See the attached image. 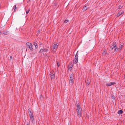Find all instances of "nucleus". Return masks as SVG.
<instances>
[{
    "mask_svg": "<svg viewBox=\"0 0 125 125\" xmlns=\"http://www.w3.org/2000/svg\"><path fill=\"white\" fill-rule=\"evenodd\" d=\"M79 102H76V110L78 115L80 117L81 116V108L80 106V104L78 103Z\"/></svg>",
    "mask_w": 125,
    "mask_h": 125,
    "instance_id": "nucleus-1",
    "label": "nucleus"
},
{
    "mask_svg": "<svg viewBox=\"0 0 125 125\" xmlns=\"http://www.w3.org/2000/svg\"><path fill=\"white\" fill-rule=\"evenodd\" d=\"M26 45L28 47L31 51L33 50V49L32 47V44L30 42H27L26 43Z\"/></svg>",
    "mask_w": 125,
    "mask_h": 125,
    "instance_id": "nucleus-2",
    "label": "nucleus"
},
{
    "mask_svg": "<svg viewBox=\"0 0 125 125\" xmlns=\"http://www.w3.org/2000/svg\"><path fill=\"white\" fill-rule=\"evenodd\" d=\"M73 76L72 74L71 75L70 79L69 80V83L71 85H72L74 83V81L73 80Z\"/></svg>",
    "mask_w": 125,
    "mask_h": 125,
    "instance_id": "nucleus-3",
    "label": "nucleus"
},
{
    "mask_svg": "<svg viewBox=\"0 0 125 125\" xmlns=\"http://www.w3.org/2000/svg\"><path fill=\"white\" fill-rule=\"evenodd\" d=\"M58 46L59 44L58 43L54 44L53 46V48L52 49V50L54 52H56Z\"/></svg>",
    "mask_w": 125,
    "mask_h": 125,
    "instance_id": "nucleus-4",
    "label": "nucleus"
},
{
    "mask_svg": "<svg viewBox=\"0 0 125 125\" xmlns=\"http://www.w3.org/2000/svg\"><path fill=\"white\" fill-rule=\"evenodd\" d=\"M51 79H53L55 76L54 72L53 71H50L49 73Z\"/></svg>",
    "mask_w": 125,
    "mask_h": 125,
    "instance_id": "nucleus-5",
    "label": "nucleus"
},
{
    "mask_svg": "<svg viewBox=\"0 0 125 125\" xmlns=\"http://www.w3.org/2000/svg\"><path fill=\"white\" fill-rule=\"evenodd\" d=\"M116 45L117 44L115 42H114L113 43L112 45L111 46L110 49V50H111L113 49L114 48L116 47Z\"/></svg>",
    "mask_w": 125,
    "mask_h": 125,
    "instance_id": "nucleus-6",
    "label": "nucleus"
},
{
    "mask_svg": "<svg viewBox=\"0 0 125 125\" xmlns=\"http://www.w3.org/2000/svg\"><path fill=\"white\" fill-rule=\"evenodd\" d=\"M115 84V82H110L109 83H107L106 84V85L107 86H110L112 85Z\"/></svg>",
    "mask_w": 125,
    "mask_h": 125,
    "instance_id": "nucleus-7",
    "label": "nucleus"
},
{
    "mask_svg": "<svg viewBox=\"0 0 125 125\" xmlns=\"http://www.w3.org/2000/svg\"><path fill=\"white\" fill-rule=\"evenodd\" d=\"M28 112L30 117L33 116V114L32 112L29 109V110Z\"/></svg>",
    "mask_w": 125,
    "mask_h": 125,
    "instance_id": "nucleus-8",
    "label": "nucleus"
},
{
    "mask_svg": "<svg viewBox=\"0 0 125 125\" xmlns=\"http://www.w3.org/2000/svg\"><path fill=\"white\" fill-rule=\"evenodd\" d=\"M124 13V11H119L117 14V16L118 17L120 16L121 14H122Z\"/></svg>",
    "mask_w": 125,
    "mask_h": 125,
    "instance_id": "nucleus-9",
    "label": "nucleus"
},
{
    "mask_svg": "<svg viewBox=\"0 0 125 125\" xmlns=\"http://www.w3.org/2000/svg\"><path fill=\"white\" fill-rule=\"evenodd\" d=\"M3 33L4 35H8L9 34V31H3Z\"/></svg>",
    "mask_w": 125,
    "mask_h": 125,
    "instance_id": "nucleus-10",
    "label": "nucleus"
},
{
    "mask_svg": "<svg viewBox=\"0 0 125 125\" xmlns=\"http://www.w3.org/2000/svg\"><path fill=\"white\" fill-rule=\"evenodd\" d=\"M48 51L47 49H41L40 50V52H45Z\"/></svg>",
    "mask_w": 125,
    "mask_h": 125,
    "instance_id": "nucleus-11",
    "label": "nucleus"
},
{
    "mask_svg": "<svg viewBox=\"0 0 125 125\" xmlns=\"http://www.w3.org/2000/svg\"><path fill=\"white\" fill-rule=\"evenodd\" d=\"M78 62V59L75 58L74 59L73 61V62L75 64L77 63Z\"/></svg>",
    "mask_w": 125,
    "mask_h": 125,
    "instance_id": "nucleus-12",
    "label": "nucleus"
},
{
    "mask_svg": "<svg viewBox=\"0 0 125 125\" xmlns=\"http://www.w3.org/2000/svg\"><path fill=\"white\" fill-rule=\"evenodd\" d=\"M30 120L31 121L32 123L33 124L34 122V120L33 116L30 117Z\"/></svg>",
    "mask_w": 125,
    "mask_h": 125,
    "instance_id": "nucleus-13",
    "label": "nucleus"
},
{
    "mask_svg": "<svg viewBox=\"0 0 125 125\" xmlns=\"http://www.w3.org/2000/svg\"><path fill=\"white\" fill-rule=\"evenodd\" d=\"M33 44L35 46V48L36 49L38 48V45L35 42H34L33 43Z\"/></svg>",
    "mask_w": 125,
    "mask_h": 125,
    "instance_id": "nucleus-14",
    "label": "nucleus"
},
{
    "mask_svg": "<svg viewBox=\"0 0 125 125\" xmlns=\"http://www.w3.org/2000/svg\"><path fill=\"white\" fill-rule=\"evenodd\" d=\"M111 97L112 101H114L115 100V97L113 94H112Z\"/></svg>",
    "mask_w": 125,
    "mask_h": 125,
    "instance_id": "nucleus-15",
    "label": "nucleus"
},
{
    "mask_svg": "<svg viewBox=\"0 0 125 125\" xmlns=\"http://www.w3.org/2000/svg\"><path fill=\"white\" fill-rule=\"evenodd\" d=\"M123 113V111L121 110H119L118 112V113L119 115L122 114Z\"/></svg>",
    "mask_w": 125,
    "mask_h": 125,
    "instance_id": "nucleus-16",
    "label": "nucleus"
},
{
    "mask_svg": "<svg viewBox=\"0 0 125 125\" xmlns=\"http://www.w3.org/2000/svg\"><path fill=\"white\" fill-rule=\"evenodd\" d=\"M87 7L86 6H84L82 10L83 11H84L87 10Z\"/></svg>",
    "mask_w": 125,
    "mask_h": 125,
    "instance_id": "nucleus-17",
    "label": "nucleus"
},
{
    "mask_svg": "<svg viewBox=\"0 0 125 125\" xmlns=\"http://www.w3.org/2000/svg\"><path fill=\"white\" fill-rule=\"evenodd\" d=\"M16 5H15L13 7L12 10H14V11H15L16 10Z\"/></svg>",
    "mask_w": 125,
    "mask_h": 125,
    "instance_id": "nucleus-18",
    "label": "nucleus"
},
{
    "mask_svg": "<svg viewBox=\"0 0 125 125\" xmlns=\"http://www.w3.org/2000/svg\"><path fill=\"white\" fill-rule=\"evenodd\" d=\"M42 97H43V96H42V95H41L40 96V100H39V101H43L42 100V98H43Z\"/></svg>",
    "mask_w": 125,
    "mask_h": 125,
    "instance_id": "nucleus-19",
    "label": "nucleus"
},
{
    "mask_svg": "<svg viewBox=\"0 0 125 125\" xmlns=\"http://www.w3.org/2000/svg\"><path fill=\"white\" fill-rule=\"evenodd\" d=\"M78 51H77L76 54L75 58H76L77 59H78Z\"/></svg>",
    "mask_w": 125,
    "mask_h": 125,
    "instance_id": "nucleus-20",
    "label": "nucleus"
},
{
    "mask_svg": "<svg viewBox=\"0 0 125 125\" xmlns=\"http://www.w3.org/2000/svg\"><path fill=\"white\" fill-rule=\"evenodd\" d=\"M122 47H123V45H120L118 48L119 50H121V49Z\"/></svg>",
    "mask_w": 125,
    "mask_h": 125,
    "instance_id": "nucleus-21",
    "label": "nucleus"
},
{
    "mask_svg": "<svg viewBox=\"0 0 125 125\" xmlns=\"http://www.w3.org/2000/svg\"><path fill=\"white\" fill-rule=\"evenodd\" d=\"M30 8H29L28 9V10H27L26 11V14H28L29 12L30 11Z\"/></svg>",
    "mask_w": 125,
    "mask_h": 125,
    "instance_id": "nucleus-22",
    "label": "nucleus"
},
{
    "mask_svg": "<svg viewBox=\"0 0 125 125\" xmlns=\"http://www.w3.org/2000/svg\"><path fill=\"white\" fill-rule=\"evenodd\" d=\"M118 50L117 47H116L115 48V52H117Z\"/></svg>",
    "mask_w": 125,
    "mask_h": 125,
    "instance_id": "nucleus-23",
    "label": "nucleus"
},
{
    "mask_svg": "<svg viewBox=\"0 0 125 125\" xmlns=\"http://www.w3.org/2000/svg\"><path fill=\"white\" fill-rule=\"evenodd\" d=\"M123 7V6H121V5L119 6V9H120L122 8Z\"/></svg>",
    "mask_w": 125,
    "mask_h": 125,
    "instance_id": "nucleus-24",
    "label": "nucleus"
},
{
    "mask_svg": "<svg viewBox=\"0 0 125 125\" xmlns=\"http://www.w3.org/2000/svg\"><path fill=\"white\" fill-rule=\"evenodd\" d=\"M69 21V20H66L64 21V22L65 23H66L67 22H68Z\"/></svg>",
    "mask_w": 125,
    "mask_h": 125,
    "instance_id": "nucleus-25",
    "label": "nucleus"
},
{
    "mask_svg": "<svg viewBox=\"0 0 125 125\" xmlns=\"http://www.w3.org/2000/svg\"><path fill=\"white\" fill-rule=\"evenodd\" d=\"M57 66L58 67H59V66H60V64H59V62H57Z\"/></svg>",
    "mask_w": 125,
    "mask_h": 125,
    "instance_id": "nucleus-26",
    "label": "nucleus"
},
{
    "mask_svg": "<svg viewBox=\"0 0 125 125\" xmlns=\"http://www.w3.org/2000/svg\"><path fill=\"white\" fill-rule=\"evenodd\" d=\"M90 83L89 82H86V84L87 85H89V84Z\"/></svg>",
    "mask_w": 125,
    "mask_h": 125,
    "instance_id": "nucleus-27",
    "label": "nucleus"
},
{
    "mask_svg": "<svg viewBox=\"0 0 125 125\" xmlns=\"http://www.w3.org/2000/svg\"><path fill=\"white\" fill-rule=\"evenodd\" d=\"M105 53H106L105 51H104V52H103L102 53L103 54H105Z\"/></svg>",
    "mask_w": 125,
    "mask_h": 125,
    "instance_id": "nucleus-28",
    "label": "nucleus"
},
{
    "mask_svg": "<svg viewBox=\"0 0 125 125\" xmlns=\"http://www.w3.org/2000/svg\"><path fill=\"white\" fill-rule=\"evenodd\" d=\"M38 32H40L41 31V30H39L38 31Z\"/></svg>",
    "mask_w": 125,
    "mask_h": 125,
    "instance_id": "nucleus-29",
    "label": "nucleus"
},
{
    "mask_svg": "<svg viewBox=\"0 0 125 125\" xmlns=\"http://www.w3.org/2000/svg\"><path fill=\"white\" fill-rule=\"evenodd\" d=\"M12 58V57L11 56H10V60Z\"/></svg>",
    "mask_w": 125,
    "mask_h": 125,
    "instance_id": "nucleus-30",
    "label": "nucleus"
},
{
    "mask_svg": "<svg viewBox=\"0 0 125 125\" xmlns=\"http://www.w3.org/2000/svg\"><path fill=\"white\" fill-rule=\"evenodd\" d=\"M1 34V31H0V35Z\"/></svg>",
    "mask_w": 125,
    "mask_h": 125,
    "instance_id": "nucleus-31",
    "label": "nucleus"
},
{
    "mask_svg": "<svg viewBox=\"0 0 125 125\" xmlns=\"http://www.w3.org/2000/svg\"><path fill=\"white\" fill-rule=\"evenodd\" d=\"M29 123H27V125H29Z\"/></svg>",
    "mask_w": 125,
    "mask_h": 125,
    "instance_id": "nucleus-32",
    "label": "nucleus"
},
{
    "mask_svg": "<svg viewBox=\"0 0 125 125\" xmlns=\"http://www.w3.org/2000/svg\"><path fill=\"white\" fill-rule=\"evenodd\" d=\"M124 78L125 79V75H124Z\"/></svg>",
    "mask_w": 125,
    "mask_h": 125,
    "instance_id": "nucleus-33",
    "label": "nucleus"
},
{
    "mask_svg": "<svg viewBox=\"0 0 125 125\" xmlns=\"http://www.w3.org/2000/svg\"><path fill=\"white\" fill-rule=\"evenodd\" d=\"M42 43H41L40 44V45H42Z\"/></svg>",
    "mask_w": 125,
    "mask_h": 125,
    "instance_id": "nucleus-34",
    "label": "nucleus"
},
{
    "mask_svg": "<svg viewBox=\"0 0 125 125\" xmlns=\"http://www.w3.org/2000/svg\"><path fill=\"white\" fill-rule=\"evenodd\" d=\"M70 68H72V67H70Z\"/></svg>",
    "mask_w": 125,
    "mask_h": 125,
    "instance_id": "nucleus-35",
    "label": "nucleus"
},
{
    "mask_svg": "<svg viewBox=\"0 0 125 125\" xmlns=\"http://www.w3.org/2000/svg\"><path fill=\"white\" fill-rule=\"evenodd\" d=\"M68 125H69V124H68ZM69 125H70V124H69Z\"/></svg>",
    "mask_w": 125,
    "mask_h": 125,
    "instance_id": "nucleus-36",
    "label": "nucleus"
},
{
    "mask_svg": "<svg viewBox=\"0 0 125 125\" xmlns=\"http://www.w3.org/2000/svg\"><path fill=\"white\" fill-rule=\"evenodd\" d=\"M29 0V1H30V0Z\"/></svg>",
    "mask_w": 125,
    "mask_h": 125,
    "instance_id": "nucleus-37",
    "label": "nucleus"
}]
</instances>
